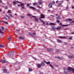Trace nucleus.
Masks as SVG:
<instances>
[{
	"instance_id": "nucleus-58",
	"label": "nucleus",
	"mask_w": 74,
	"mask_h": 74,
	"mask_svg": "<svg viewBox=\"0 0 74 74\" xmlns=\"http://www.w3.org/2000/svg\"><path fill=\"white\" fill-rule=\"evenodd\" d=\"M48 12H50V11H51V10H48Z\"/></svg>"
},
{
	"instance_id": "nucleus-47",
	"label": "nucleus",
	"mask_w": 74,
	"mask_h": 74,
	"mask_svg": "<svg viewBox=\"0 0 74 74\" xmlns=\"http://www.w3.org/2000/svg\"><path fill=\"white\" fill-rule=\"evenodd\" d=\"M64 44H66V45H67V44H68V43L66 42H64Z\"/></svg>"
},
{
	"instance_id": "nucleus-7",
	"label": "nucleus",
	"mask_w": 74,
	"mask_h": 74,
	"mask_svg": "<svg viewBox=\"0 0 74 74\" xmlns=\"http://www.w3.org/2000/svg\"><path fill=\"white\" fill-rule=\"evenodd\" d=\"M47 50L48 51H52L53 50V49L51 48H48L47 49Z\"/></svg>"
},
{
	"instance_id": "nucleus-1",
	"label": "nucleus",
	"mask_w": 74,
	"mask_h": 74,
	"mask_svg": "<svg viewBox=\"0 0 74 74\" xmlns=\"http://www.w3.org/2000/svg\"><path fill=\"white\" fill-rule=\"evenodd\" d=\"M0 28L1 29H0V34H1V35H3L4 34V32H4V31H5V29H4V28L3 26H1L0 27Z\"/></svg>"
},
{
	"instance_id": "nucleus-31",
	"label": "nucleus",
	"mask_w": 74,
	"mask_h": 74,
	"mask_svg": "<svg viewBox=\"0 0 74 74\" xmlns=\"http://www.w3.org/2000/svg\"><path fill=\"white\" fill-rule=\"evenodd\" d=\"M29 72L32 71V69L31 68H29Z\"/></svg>"
},
{
	"instance_id": "nucleus-61",
	"label": "nucleus",
	"mask_w": 74,
	"mask_h": 74,
	"mask_svg": "<svg viewBox=\"0 0 74 74\" xmlns=\"http://www.w3.org/2000/svg\"><path fill=\"white\" fill-rule=\"evenodd\" d=\"M46 25H48V23H46Z\"/></svg>"
},
{
	"instance_id": "nucleus-54",
	"label": "nucleus",
	"mask_w": 74,
	"mask_h": 74,
	"mask_svg": "<svg viewBox=\"0 0 74 74\" xmlns=\"http://www.w3.org/2000/svg\"><path fill=\"white\" fill-rule=\"evenodd\" d=\"M23 9H25V7H22V9H23Z\"/></svg>"
},
{
	"instance_id": "nucleus-63",
	"label": "nucleus",
	"mask_w": 74,
	"mask_h": 74,
	"mask_svg": "<svg viewBox=\"0 0 74 74\" xmlns=\"http://www.w3.org/2000/svg\"><path fill=\"white\" fill-rule=\"evenodd\" d=\"M38 7H39V8H41V7L40 6H38Z\"/></svg>"
},
{
	"instance_id": "nucleus-20",
	"label": "nucleus",
	"mask_w": 74,
	"mask_h": 74,
	"mask_svg": "<svg viewBox=\"0 0 74 74\" xmlns=\"http://www.w3.org/2000/svg\"><path fill=\"white\" fill-rule=\"evenodd\" d=\"M62 2H61L60 3H59L58 4V7H60L61 5H62Z\"/></svg>"
},
{
	"instance_id": "nucleus-26",
	"label": "nucleus",
	"mask_w": 74,
	"mask_h": 74,
	"mask_svg": "<svg viewBox=\"0 0 74 74\" xmlns=\"http://www.w3.org/2000/svg\"><path fill=\"white\" fill-rule=\"evenodd\" d=\"M67 20H68V21H69L70 22L71 21H72V19L71 18H68L67 19Z\"/></svg>"
},
{
	"instance_id": "nucleus-57",
	"label": "nucleus",
	"mask_w": 74,
	"mask_h": 74,
	"mask_svg": "<svg viewBox=\"0 0 74 74\" xmlns=\"http://www.w3.org/2000/svg\"><path fill=\"white\" fill-rule=\"evenodd\" d=\"M17 6L18 7H19V6H20V5H19L17 4Z\"/></svg>"
},
{
	"instance_id": "nucleus-24",
	"label": "nucleus",
	"mask_w": 74,
	"mask_h": 74,
	"mask_svg": "<svg viewBox=\"0 0 74 74\" xmlns=\"http://www.w3.org/2000/svg\"><path fill=\"white\" fill-rule=\"evenodd\" d=\"M40 20L41 21V22L43 23V24L45 25V22H44V21H42V20L40 19Z\"/></svg>"
},
{
	"instance_id": "nucleus-32",
	"label": "nucleus",
	"mask_w": 74,
	"mask_h": 74,
	"mask_svg": "<svg viewBox=\"0 0 74 74\" xmlns=\"http://www.w3.org/2000/svg\"><path fill=\"white\" fill-rule=\"evenodd\" d=\"M33 5H37V3H34Z\"/></svg>"
},
{
	"instance_id": "nucleus-34",
	"label": "nucleus",
	"mask_w": 74,
	"mask_h": 74,
	"mask_svg": "<svg viewBox=\"0 0 74 74\" xmlns=\"http://www.w3.org/2000/svg\"><path fill=\"white\" fill-rule=\"evenodd\" d=\"M16 2L14 1L13 2V4H14V5H15V4H16Z\"/></svg>"
},
{
	"instance_id": "nucleus-59",
	"label": "nucleus",
	"mask_w": 74,
	"mask_h": 74,
	"mask_svg": "<svg viewBox=\"0 0 74 74\" xmlns=\"http://www.w3.org/2000/svg\"><path fill=\"white\" fill-rule=\"evenodd\" d=\"M58 1H57L56 2V3H58Z\"/></svg>"
},
{
	"instance_id": "nucleus-3",
	"label": "nucleus",
	"mask_w": 74,
	"mask_h": 74,
	"mask_svg": "<svg viewBox=\"0 0 74 74\" xmlns=\"http://www.w3.org/2000/svg\"><path fill=\"white\" fill-rule=\"evenodd\" d=\"M64 74H68V71L67 70V69H64Z\"/></svg>"
},
{
	"instance_id": "nucleus-37",
	"label": "nucleus",
	"mask_w": 74,
	"mask_h": 74,
	"mask_svg": "<svg viewBox=\"0 0 74 74\" xmlns=\"http://www.w3.org/2000/svg\"><path fill=\"white\" fill-rule=\"evenodd\" d=\"M5 16H6V17H8V19H10V16H9L7 15L6 14Z\"/></svg>"
},
{
	"instance_id": "nucleus-49",
	"label": "nucleus",
	"mask_w": 74,
	"mask_h": 74,
	"mask_svg": "<svg viewBox=\"0 0 74 74\" xmlns=\"http://www.w3.org/2000/svg\"><path fill=\"white\" fill-rule=\"evenodd\" d=\"M21 18H24V17L23 16H21Z\"/></svg>"
},
{
	"instance_id": "nucleus-51",
	"label": "nucleus",
	"mask_w": 74,
	"mask_h": 74,
	"mask_svg": "<svg viewBox=\"0 0 74 74\" xmlns=\"http://www.w3.org/2000/svg\"><path fill=\"white\" fill-rule=\"evenodd\" d=\"M7 8H8V7L7 6H6L5 7V9H7Z\"/></svg>"
},
{
	"instance_id": "nucleus-14",
	"label": "nucleus",
	"mask_w": 74,
	"mask_h": 74,
	"mask_svg": "<svg viewBox=\"0 0 74 74\" xmlns=\"http://www.w3.org/2000/svg\"><path fill=\"white\" fill-rule=\"evenodd\" d=\"M29 7L30 8H31V9H32V10H36V8H34L33 7L29 6Z\"/></svg>"
},
{
	"instance_id": "nucleus-50",
	"label": "nucleus",
	"mask_w": 74,
	"mask_h": 74,
	"mask_svg": "<svg viewBox=\"0 0 74 74\" xmlns=\"http://www.w3.org/2000/svg\"><path fill=\"white\" fill-rule=\"evenodd\" d=\"M7 38H8V40H9V38H10V37L8 36L7 37Z\"/></svg>"
},
{
	"instance_id": "nucleus-45",
	"label": "nucleus",
	"mask_w": 74,
	"mask_h": 74,
	"mask_svg": "<svg viewBox=\"0 0 74 74\" xmlns=\"http://www.w3.org/2000/svg\"><path fill=\"white\" fill-rule=\"evenodd\" d=\"M69 7L68 6H66V10H69Z\"/></svg>"
},
{
	"instance_id": "nucleus-29",
	"label": "nucleus",
	"mask_w": 74,
	"mask_h": 74,
	"mask_svg": "<svg viewBox=\"0 0 74 74\" xmlns=\"http://www.w3.org/2000/svg\"><path fill=\"white\" fill-rule=\"evenodd\" d=\"M28 34L30 36H32V33L31 32H29L28 33Z\"/></svg>"
},
{
	"instance_id": "nucleus-2",
	"label": "nucleus",
	"mask_w": 74,
	"mask_h": 74,
	"mask_svg": "<svg viewBox=\"0 0 74 74\" xmlns=\"http://www.w3.org/2000/svg\"><path fill=\"white\" fill-rule=\"evenodd\" d=\"M0 62H2L3 63H7V61H6V60L4 59L0 60Z\"/></svg>"
},
{
	"instance_id": "nucleus-11",
	"label": "nucleus",
	"mask_w": 74,
	"mask_h": 74,
	"mask_svg": "<svg viewBox=\"0 0 74 74\" xmlns=\"http://www.w3.org/2000/svg\"><path fill=\"white\" fill-rule=\"evenodd\" d=\"M1 22H3V23H6V25H8V22L6 21H1Z\"/></svg>"
},
{
	"instance_id": "nucleus-23",
	"label": "nucleus",
	"mask_w": 74,
	"mask_h": 74,
	"mask_svg": "<svg viewBox=\"0 0 74 74\" xmlns=\"http://www.w3.org/2000/svg\"><path fill=\"white\" fill-rule=\"evenodd\" d=\"M57 41L58 42H62V41L61 40H59V39H58L57 40Z\"/></svg>"
},
{
	"instance_id": "nucleus-64",
	"label": "nucleus",
	"mask_w": 74,
	"mask_h": 74,
	"mask_svg": "<svg viewBox=\"0 0 74 74\" xmlns=\"http://www.w3.org/2000/svg\"><path fill=\"white\" fill-rule=\"evenodd\" d=\"M5 73H6V74L7 73H8V72H5Z\"/></svg>"
},
{
	"instance_id": "nucleus-22",
	"label": "nucleus",
	"mask_w": 74,
	"mask_h": 74,
	"mask_svg": "<svg viewBox=\"0 0 74 74\" xmlns=\"http://www.w3.org/2000/svg\"><path fill=\"white\" fill-rule=\"evenodd\" d=\"M41 65H42V66H45V62H42L41 64Z\"/></svg>"
},
{
	"instance_id": "nucleus-38",
	"label": "nucleus",
	"mask_w": 74,
	"mask_h": 74,
	"mask_svg": "<svg viewBox=\"0 0 74 74\" xmlns=\"http://www.w3.org/2000/svg\"><path fill=\"white\" fill-rule=\"evenodd\" d=\"M60 51V50L59 49H57V50L56 51V53H58Z\"/></svg>"
},
{
	"instance_id": "nucleus-4",
	"label": "nucleus",
	"mask_w": 74,
	"mask_h": 74,
	"mask_svg": "<svg viewBox=\"0 0 74 74\" xmlns=\"http://www.w3.org/2000/svg\"><path fill=\"white\" fill-rule=\"evenodd\" d=\"M16 2H17V3H21V7H24V5H25L24 4V3H21V2H18V1H16Z\"/></svg>"
},
{
	"instance_id": "nucleus-35",
	"label": "nucleus",
	"mask_w": 74,
	"mask_h": 74,
	"mask_svg": "<svg viewBox=\"0 0 74 74\" xmlns=\"http://www.w3.org/2000/svg\"><path fill=\"white\" fill-rule=\"evenodd\" d=\"M52 29L53 30H56V27H52Z\"/></svg>"
},
{
	"instance_id": "nucleus-12",
	"label": "nucleus",
	"mask_w": 74,
	"mask_h": 74,
	"mask_svg": "<svg viewBox=\"0 0 74 74\" xmlns=\"http://www.w3.org/2000/svg\"><path fill=\"white\" fill-rule=\"evenodd\" d=\"M35 35H36V33H34L32 34L31 36L32 37H36V36H35Z\"/></svg>"
},
{
	"instance_id": "nucleus-40",
	"label": "nucleus",
	"mask_w": 74,
	"mask_h": 74,
	"mask_svg": "<svg viewBox=\"0 0 74 74\" xmlns=\"http://www.w3.org/2000/svg\"><path fill=\"white\" fill-rule=\"evenodd\" d=\"M62 26H68L69 25H62Z\"/></svg>"
},
{
	"instance_id": "nucleus-8",
	"label": "nucleus",
	"mask_w": 74,
	"mask_h": 74,
	"mask_svg": "<svg viewBox=\"0 0 74 74\" xmlns=\"http://www.w3.org/2000/svg\"><path fill=\"white\" fill-rule=\"evenodd\" d=\"M19 39H21V40H23L25 39V38L22 36H20L19 37Z\"/></svg>"
},
{
	"instance_id": "nucleus-48",
	"label": "nucleus",
	"mask_w": 74,
	"mask_h": 74,
	"mask_svg": "<svg viewBox=\"0 0 74 74\" xmlns=\"http://www.w3.org/2000/svg\"><path fill=\"white\" fill-rule=\"evenodd\" d=\"M40 73L41 74H43V72H42L40 71Z\"/></svg>"
},
{
	"instance_id": "nucleus-56",
	"label": "nucleus",
	"mask_w": 74,
	"mask_h": 74,
	"mask_svg": "<svg viewBox=\"0 0 74 74\" xmlns=\"http://www.w3.org/2000/svg\"><path fill=\"white\" fill-rule=\"evenodd\" d=\"M18 69V68H16V70H18V69Z\"/></svg>"
},
{
	"instance_id": "nucleus-44",
	"label": "nucleus",
	"mask_w": 74,
	"mask_h": 74,
	"mask_svg": "<svg viewBox=\"0 0 74 74\" xmlns=\"http://www.w3.org/2000/svg\"><path fill=\"white\" fill-rule=\"evenodd\" d=\"M37 11H38V12H39V13H40V10H37Z\"/></svg>"
},
{
	"instance_id": "nucleus-5",
	"label": "nucleus",
	"mask_w": 74,
	"mask_h": 74,
	"mask_svg": "<svg viewBox=\"0 0 74 74\" xmlns=\"http://www.w3.org/2000/svg\"><path fill=\"white\" fill-rule=\"evenodd\" d=\"M45 16L43 14H41L40 16V17L39 18V19H41V18H45Z\"/></svg>"
},
{
	"instance_id": "nucleus-21",
	"label": "nucleus",
	"mask_w": 74,
	"mask_h": 74,
	"mask_svg": "<svg viewBox=\"0 0 74 74\" xmlns=\"http://www.w3.org/2000/svg\"><path fill=\"white\" fill-rule=\"evenodd\" d=\"M42 4V2L41 1H40L38 3V4H39V5H40L41 4Z\"/></svg>"
},
{
	"instance_id": "nucleus-42",
	"label": "nucleus",
	"mask_w": 74,
	"mask_h": 74,
	"mask_svg": "<svg viewBox=\"0 0 74 74\" xmlns=\"http://www.w3.org/2000/svg\"><path fill=\"white\" fill-rule=\"evenodd\" d=\"M8 13H11V11L10 10H8Z\"/></svg>"
},
{
	"instance_id": "nucleus-36",
	"label": "nucleus",
	"mask_w": 74,
	"mask_h": 74,
	"mask_svg": "<svg viewBox=\"0 0 74 74\" xmlns=\"http://www.w3.org/2000/svg\"><path fill=\"white\" fill-rule=\"evenodd\" d=\"M41 65L38 64V68H40L41 67Z\"/></svg>"
},
{
	"instance_id": "nucleus-28",
	"label": "nucleus",
	"mask_w": 74,
	"mask_h": 74,
	"mask_svg": "<svg viewBox=\"0 0 74 74\" xmlns=\"http://www.w3.org/2000/svg\"><path fill=\"white\" fill-rule=\"evenodd\" d=\"M49 66L50 67L52 68V69H53V66L51 65V64H49Z\"/></svg>"
},
{
	"instance_id": "nucleus-39",
	"label": "nucleus",
	"mask_w": 74,
	"mask_h": 74,
	"mask_svg": "<svg viewBox=\"0 0 74 74\" xmlns=\"http://www.w3.org/2000/svg\"><path fill=\"white\" fill-rule=\"evenodd\" d=\"M27 15H28L29 16H32V15H31V14H29V13H27Z\"/></svg>"
},
{
	"instance_id": "nucleus-17",
	"label": "nucleus",
	"mask_w": 74,
	"mask_h": 74,
	"mask_svg": "<svg viewBox=\"0 0 74 74\" xmlns=\"http://www.w3.org/2000/svg\"><path fill=\"white\" fill-rule=\"evenodd\" d=\"M43 62H45V63H46V64H50V63H51V62L49 61L48 62H47L45 61L44 60H43Z\"/></svg>"
},
{
	"instance_id": "nucleus-41",
	"label": "nucleus",
	"mask_w": 74,
	"mask_h": 74,
	"mask_svg": "<svg viewBox=\"0 0 74 74\" xmlns=\"http://www.w3.org/2000/svg\"><path fill=\"white\" fill-rule=\"evenodd\" d=\"M26 5L27 7H28V6H30V4H29V3H27Z\"/></svg>"
},
{
	"instance_id": "nucleus-62",
	"label": "nucleus",
	"mask_w": 74,
	"mask_h": 74,
	"mask_svg": "<svg viewBox=\"0 0 74 74\" xmlns=\"http://www.w3.org/2000/svg\"><path fill=\"white\" fill-rule=\"evenodd\" d=\"M51 16H52V17H55L53 15H51Z\"/></svg>"
},
{
	"instance_id": "nucleus-52",
	"label": "nucleus",
	"mask_w": 74,
	"mask_h": 74,
	"mask_svg": "<svg viewBox=\"0 0 74 74\" xmlns=\"http://www.w3.org/2000/svg\"><path fill=\"white\" fill-rule=\"evenodd\" d=\"M10 16H11V17H12V14H10Z\"/></svg>"
},
{
	"instance_id": "nucleus-10",
	"label": "nucleus",
	"mask_w": 74,
	"mask_h": 74,
	"mask_svg": "<svg viewBox=\"0 0 74 74\" xmlns=\"http://www.w3.org/2000/svg\"><path fill=\"white\" fill-rule=\"evenodd\" d=\"M49 7H50L51 8L52 7V2H50L49 3Z\"/></svg>"
},
{
	"instance_id": "nucleus-55",
	"label": "nucleus",
	"mask_w": 74,
	"mask_h": 74,
	"mask_svg": "<svg viewBox=\"0 0 74 74\" xmlns=\"http://www.w3.org/2000/svg\"><path fill=\"white\" fill-rule=\"evenodd\" d=\"M0 3H2V1L1 0H0Z\"/></svg>"
},
{
	"instance_id": "nucleus-9",
	"label": "nucleus",
	"mask_w": 74,
	"mask_h": 74,
	"mask_svg": "<svg viewBox=\"0 0 74 74\" xmlns=\"http://www.w3.org/2000/svg\"><path fill=\"white\" fill-rule=\"evenodd\" d=\"M56 58H57V59H60V60H63V57L61 58L60 57H56Z\"/></svg>"
},
{
	"instance_id": "nucleus-27",
	"label": "nucleus",
	"mask_w": 74,
	"mask_h": 74,
	"mask_svg": "<svg viewBox=\"0 0 74 74\" xmlns=\"http://www.w3.org/2000/svg\"><path fill=\"white\" fill-rule=\"evenodd\" d=\"M3 71H4V72H6L7 71V69H3Z\"/></svg>"
},
{
	"instance_id": "nucleus-15",
	"label": "nucleus",
	"mask_w": 74,
	"mask_h": 74,
	"mask_svg": "<svg viewBox=\"0 0 74 74\" xmlns=\"http://www.w3.org/2000/svg\"><path fill=\"white\" fill-rule=\"evenodd\" d=\"M60 16H59L58 17H56V19L57 20H59V19H61V18H60Z\"/></svg>"
},
{
	"instance_id": "nucleus-16",
	"label": "nucleus",
	"mask_w": 74,
	"mask_h": 74,
	"mask_svg": "<svg viewBox=\"0 0 74 74\" xmlns=\"http://www.w3.org/2000/svg\"><path fill=\"white\" fill-rule=\"evenodd\" d=\"M5 47V45L0 44V48H4Z\"/></svg>"
},
{
	"instance_id": "nucleus-13",
	"label": "nucleus",
	"mask_w": 74,
	"mask_h": 74,
	"mask_svg": "<svg viewBox=\"0 0 74 74\" xmlns=\"http://www.w3.org/2000/svg\"><path fill=\"white\" fill-rule=\"evenodd\" d=\"M62 28V27L61 26H58L56 28V30H60Z\"/></svg>"
},
{
	"instance_id": "nucleus-43",
	"label": "nucleus",
	"mask_w": 74,
	"mask_h": 74,
	"mask_svg": "<svg viewBox=\"0 0 74 74\" xmlns=\"http://www.w3.org/2000/svg\"><path fill=\"white\" fill-rule=\"evenodd\" d=\"M8 40L10 41H12V39H11V38H10L9 39H8Z\"/></svg>"
},
{
	"instance_id": "nucleus-30",
	"label": "nucleus",
	"mask_w": 74,
	"mask_h": 74,
	"mask_svg": "<svg viewBox=\"0 0 74 74\" xmlns=\"http://www.w3.org/2000/svg\"><path fill=\"white\" fill-rule=\"evenodd\" d=\"M72 39H73V37H72V36H71L69 38V40H72Z\"/></svg>"
},
{
	"instance_id": "nucleus-33",
	"label": "nucleus",
	"mask_w": 74,
	"mask_h": 74,
	"mask_svg": "<svg viewBox=\"0 0 74 74\" xmlns=\"http://www.w3.org/2000/svg\"><path fill=\"white\" fill-rule=\"evenodd\" d=\"M56 23H60V21L58 20H57Z\"/></svg>"
},
{
	"instance_id": "nucleus-19",
	"label": "nucleus",
	"mask_w": 74,
	"mask_h": 74,
	"mask_svg": "<svg viewBox=\"0 0 74 74\" xmlns=\"http://www.w3.org/2000/svg\"><path fill=\"white\" fill-rule=\"evenodd\" d=\"M68 56L69 58H70L71 59H73V58H74V56Z\"/></svg>"
},
{
	"instance_id": "nucleus-18",
	"label": "nucleus",
	"mask_w": 74,
	"mask_h": 74,
	"mask_svg": "<svg viewBox=\"0 0 74 74\" xmlns=\"http://www.w3.org/2000/svg\"><path fill=\"white\" fill-rule=\"evenodd\" d=\"M59 38H65V39H66V37H61V36H59Z\"/></svg>"
},
{
	"instance_id": "nucleus-60",
	"label": "nucleus",
	"mask_w": 74,
	"mask_h": 74,
	"mask_svg": "<svg viewBox=\"0 0 74 74\" xmlns=\"http://www.w3.org/2000/svg\"><path fill=\"white\" fill-rule=\"evenodd\" d=\"M59 25H62V23H59Z\"/></svg>"
},
{
	"instance_id": "nucleus-6",
	"label": "nucleus",
	"mask_w": 74,
	"mask_h": 74,
	"mask_svg": "<svg viewBox=\"0 0 74 74\" xmlns=\"http://www.w3.org/2000/svg\"><path fill=\"white\" fill-rule=\"evenodd\" d=\"M32 18H35V21H36V22H38V19H37V17H36V16H32Z\"/></svg>"
},
{
	"instance_id": "nucleus-53",
	"label": "nucleus",
	"mask_w": 74,
	"mask_h": 74,
	"mask_svg": "<svg viewBox=\"0 0 74 74\" xmlns=\"http://www.w3.org/2000/svg\"><path fill=\"white\" fill-rule=\"evenodd\" d=\"M4 18L5 19H6V20H7V18H5V17H4Z\"/></svg>"
},
{
	"instance_id": "nucleus-46",
	"label": "nucleus",
	"mask_w": 74,
	"mask_h": 74,
	"mask_svg": "<svg viewBox=\"0 0 74 74\" xmlns=\"http://www.w3.org/2000/svg\"><path fill=\"white\" fill-rule=\"evenodd\" d=\"M52 3L53 4H55V1H53V2H52Z\"/></svg>"
},
{
	"instance_id": "nucleus-25",
	"label": "nucleus",
	"mask_w": 74,
	"mask_h": 74,
	"mask_svg": "<svg viewBox=\"0 0 74 74\" xmlns=\"http://www.w3.org/2000/svg\"><path fill=\"white\" fill-rule=\"evenodd\" d=\"M56 25V24H55L53 23H49V25Z\"/></svg>"
}]
</instances>
